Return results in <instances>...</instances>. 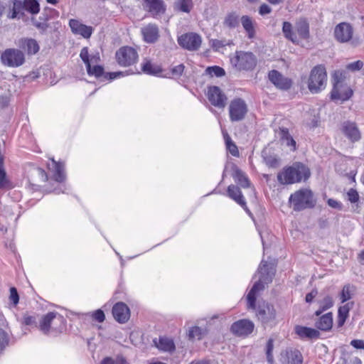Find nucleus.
<instances>
[{
	"label": "nucleus",
	"mask_w": 364,
	"mask_h": 364,
	"mask_svg": "<svg viewBox=\"0 0 364 364\" xmlns=\"http://www.w3.org/2000/svg\"><path fill=\"white\" fill-rule=\"evenodd\" d=\"M311 176L309 168L304 164L296 162L283 169L278 173L277 180L283 185L306 181Z\"/></svg>",
	"instance_id": "1"
},
{
	"label": "nucleus",
	"mask_w": 364,
	"mask_h": 364,
	"mask_svg": "<svg viewBox=\"0 0 364 364\" xmlns=\"http://www.w3.org/2000/svg\"><path fill=\"white\" fill-rule=\"evenodd\" d=\"M257 274L259 275V280L254 284L247 296V307L249 309H254L255 308L257 294L264 289V284H267L272 281L274 271L272 267H269L267 262L262 260L258 268Z\"/></svg>",
	"instance_id": "2"
},
{
	"label": "nucleus",
	"mask_w": 364,
	"mask_h": 364,
	"mask_svg": "<svg viewBox=\"0 0 364 364\" xmlns=\"http://www.w3.org/2000/svg\"><path fill=\"white\" fill-rule=\"evenodd\" d=\"M289 201L296 211L311 208L316 205L314 193L309 188H301L296 191L290 196Z\"/></svg>",
	"instance_id": "3"
},
{
	"label": "nucleus",
	"mask_w": 364,
	"mask_h": 364,
	"mask_svg": "<svg viewBox=\"0 0 364 364\" xmlns=\"http://www.w3.org/2000/svg\"><path fill=\"white\" fill-rule=\"evenodd\" d=\"M327 83V74L324 66H315L310 73L308 88L313 93H318L325 89Z\"/></svg>",
	"instance_id": "4"
},
{
	"label": "nucleus",
	"mask_w": 364,
	"mask_h": 364,
	"mask_svg": "<svg viewBox=\"0 0 364 364\" xmlns=\"http://www.w3.org/2000/svg\"><path fill=\"white\" fill-rule=\"evenodd\" d=\"M257 62V58L252 53L242 50L236 51L230 58L232 65L240 71L253 70Z\"/></svg>",
	"instance_id": "5"
},
{
	"label": "nucleus",
	"mask_w": 364,
	"mask_h": 364,
	"mask_svg": "<svg viewBox=\"0 0 364 364\" xmlns=\"http://www.w3.org/2000/svg\"><path fill=\"white\" fill-rule=\"evenodd\" d=\"M65 328V319L56 312H49L43 316L39 322V329L45 334L50 331H61Z\"/></svg>",
	"instance_id": "6"
},
{
	"label": "nucleus",
	"mask_w": 364,
	"mask_h": 364,
	"mask_svg": "<svg viewBox=\"0 0 364 364\" xmlns=\"http://www.w3.org/2000/svg\"><path fill=\"white\" fill-rule=\"evenodd\" d=\"M80 57L85 64L87 74L90 76L100 77L103 75V68L97 65L100 60V54L98 53L90 54L88 48L84 47L80 51Z\"/></svg>",
	"instance_id": "7"
},
{
	"label": "nucleus",
	"mask_w": 364,
	"mask_h": 364,
	"mask_svg": "<svg viewBox=\"0 0 364 364\" xmlns=\"http://www.w3.org/2000/svg\"><path fill=\"white\" fill-rule=\"evenodd\" d=\"M3 65L9 68H18L26 61L23 50L17 48H7L1 55Z\"/></svg>",
	"instance_id": "8"
},
{
	"label": "nucleus",
	"mask_w": 364,
	"mask_h": 364,
	"mask_svg": "<svg viewBox=\"0 0 364 364\" xmlns=\"http://www.w3.org/2000/svg\"><path fill=\"white\" fill-rule=\"evenodd\" d=\"M229 117L231 122L243 120L248 112L245 101L241 98H235L229 104Z\"/></svg>",
	"instance_id": "9"
},
{
	"label": "nucleus",
	"mask_w": 364,
	"mask_h": 364,
	"mask_svg": "<svg viewBox=\"0 0 364 364\" xmlns=\"http://www.w3.org/2000/svg\"><path fill=\"white\" fill-rule=\"evenodd\" d=\"M116 60L121 66L127 67L134 64L138 60L136 50L130 46L120 48L115 54Z\"/></svg>",
	"instance_id": "10"
},
{
	"label": "nucleus",
	"mask_w": 364,
	"mask_h": 364,
	"mask_svg": "<svg viewBox=\"0 0 364 364\" xmlns=\"http://www.w3.org/2000/svg\"><path fill=\"white\" fill-rule=\"evenodd\" d=\"M352 89L341 81L336 80L331 91V99L336 101L344 102L353 95Z\"/></svg>",
	"instance_id": "11"
},
{
	"label": "nucleus",
	"mask_w": 364,
	"mask_h": 364,
	"mask_svg": "<svg viewBox=\"0 0 364 364\" xmlns=\"http://www.w3.org/2000/svg\"><path fill=\"white\" fill-rule=\"evenodd\" d=\"M276 315V310L273 305L265 302L259 305L257 316L262 323L269 324L274 323Z\"/></svg>",
	"instance_id": "12"
},
{
	"label": "nucleus",
	"mask_w": 364,
	"mask_h": 364,
	"mask_svg": "<svg viewBox=\"0 0 364 364\" xmlns=\"http://www.w3.org/2000/svg\"><path fill=\"white\" fill-rule=\"evenodd\" d=\"M340 131L351 142H355L360 139V132L353 122L345 121L341 123Z\"/></svg>",
	"instance_id": "13"
},
{
	"label": "nucleus",
	"mask_w": 364,
	"mask_h": 364,
	"mask_svg": "<svg viewBox=\"0 0 364 364\" xmlns=\"http://www.w3.org/2000/svg\"><path fill=\"white\" fill-rule=\"evenodd\" d=\"M255 328L254 323L248 319H241L233 323L230 327L231 332L237 336H247Z\"/></svg>",
	"instance_id": "14"
},
{
	"label": "nucleus",
	"mask_w": 364,
	"mask_h": 364,
	"mask_svg": "<svg viewBox=\"0 0 364 364\" xmlns=\"http://www.w3.org/2000/svg\"><path fill=\"white\" fill-rule=\"evenodd\" d=\"M201 41L200 36L193 33L183 34L178 39L181 46L190 50H197L200 46Z\"/></svg>",
	"instance_id": "15"
},
{
	"label": "nucleus",
	"mask_w": 364,
	"mask_h": 364,
	"mask_svg": "<svg viewBox=\"0 0 364 364\" xmlns=\"http://www.w3.org/2000/svg\"><path fill=\"white\" fill-rule=\"evenodd\" d=\"M268 77L269 81L279 90H287L292 85L291 79L284 77L282 73L275 70L269 72Z\"/></svg>",
	"instance_id": "16"
},
{
	"label": "nucleus",
	"mask_w": 364,
	"mask_h": 364,
	"mask_svg": "<svg viewBox=\"0 0 364 364\" xmlns=\"http://www.w3.org/2000/svg\"><path fill=\"white\" fill-rule=\"evenodd\" d=\"M281 361L282 364H303L304 357L299 350L289 348L281 354Z\"/></svg>",
	"instance_id": "17"
},
{
	"label": "nucleus",
	"mask_w": 364,
	"mask_h": 364,
	"mask_svg": "<svg viewBox=\"0 0 364 364\" xmlns=\"http://www.w3.org/2000/svg\"><path fill=\"white\" fill-rule=\"evenodd\" d=\"M208 98L213 105L219 108H223L226 105L227 97L218 87L212 86L208 88Z\"/></svg>",
	"instance_id": "18"
},
{
	"label": "nucleus",
	"mask_w": 364,
	"mask_h": 364,
	"mask_svg": "<svg viewBox=\"0 0 364 364\" xmlns=\"http://www.w3.org/2000/svg\"><path fill=\"white\" fill-rule=\"evenodd\" d=\"M16 44L19 48L26 52L28 55H35L40 50L37 41L31 38H21L18 40Z\"/></svg>",
	"instance_id": "19"
},
{
	"label": "nucleus",
	"mask_w": 364,
	"mask_h": 364,
	"mask_svg": "<svg viewBox=\"0 0 364 364\" xmlns=\"http://www.w3.org/2000/svg\"><path fill=\"white\" fill-rule=\"evenodd\" d=\"M112 314L117 322L124 323L129 319L130 310L124 303L118 302L112 308Z\"/></svg>",
	"instance_id": "20"
},
{
	"label": "nucleus",
	"mask_w": 364,
	"mask_h": 364,
	"mask_svg": "<svg viewBox=\"0 0 364 364\" xmlns=\"http://www.w3.org/2000/svg\"><path fill=\"white\" fill-rule=\"evenodd\" d=\"M143 6L154 18L164 14L166 11V6L162 0H144Z\"/></svg>",
	"instance_id": "21"
},
{
	"label": "nucleus",
	"mask_w": 364,
	"mask_h": 364,
	"mask_svg": "<svg viewBox=\"0 0 364 364\" xmlns=\"http://www.w3.org/2000/svg\"><path fill=\"white\" fill-rule=\"evenodd\" d=\"M334 33L338 41L347 42L352 38L353 28L349 23H341L336 26Z\"/></svg>",
	"instance_id": "22"
},
{
	"label": "nucleus",
	"mask_w": 364,
	"mask_h": 364,
	"mask_svg": "<svg viewBox=\"0 0 364 364\" xmlns=\"http://www.w3.org/2000/svg\"><path fill=\"white\" fill-rule=\"evenodd\" d=\"M69 26L74 34L80 35L85 38H89L93 32L92 27L82 24L75 19H70Z\"/></svg>",
	"instance_id": "23"
},
{
	"label": "nucleus",
	"mask_w": 364,
	"mask_h": 364,
	"mask_svg": "<svg viewBox=\"0 0 364 364\" xmlns=\"http://www.w3.org/2000/svg\"><path fill=\"white\" fill-rule=\"evenodd\" d=\"M143 38L145 42L152 43L156 42L159 37V31L157 25L149 23L141 29Z\"/></svg>",
	"instance_id": "24"
},
{
	"label": "nucleus",
	"mask_w": 364,
	"mask_h": 364,
	"mask_svg": "<svg viewBox=\"0 0 364 364\" xmlns=\"http://www.w3.org/2000/svg\"><path fill=\"white\" fill-rule=\"evenodd\" d=\"M48 168L53 173V176L55 181L63 183L65 178L64 171V164L55 161L53 159L48 163Z\"/></svg>",
	"instance_id": "25"
},
{
	"label": "nucleus",
	"mask_w": 364,
	"mask_h": 364,
	"mask_svg": "<svg viewBox=\"0 0 364 364\" xmlns=\"http://www.w3.org/2000/svg\"><path fill=\"white\" fill-rule=\"evenodd\" d=\"M228 196L235 200L237 203H238L240 205H241L244 210L250 214L249 209L247 207V204L245 202V200L242 194V192L240 189L235 186V185H230L228 187Z\"/></svg>",
	"instance_id": "26"
},
{
	"label": "nucleus",
	"mask_w": 364,
	"mask_h": 364,
	"mask_svg": "<svg viewBox=\"0 0 364 364\" xmlns=\"http://www.w3.org/2000/svg\"><path fill=\"white\" fill-rule=\"evenodd\" d=\"M231 169L232 171V176L236 183L243 188H249L250 186V182L247 175L236 165L232 164L231 166Z\"/></svg>",
	"instance_id": "27"
},
{
	"label": "nucleus",
	"mask_w": 364,
	"mask_h": 364,
	"mask_svg": "<svg viewBox=\"0 0 364 364\" xmlns=\"http://www.w3.org/2000/svg\"><path fill=\"white\" fill-rule=\"evenodd\" d=\"M316 327L323 331H327L331 329L333 326V314L329 312L321 316L318 319L315 323Z\"/></svg>",
	"instance_id": "28"
},
{
	"label": "nucleus",
	"mask_w": 364,
	"mask_h": 364,
	"mask_svg": "<svg viewBox=\"0 0 364 364\" xmlns=\"http://www.w3.org/2000/svg\"><path fill=\"white\" fill-rule=\"evenodd\" d=\"M295 333L301 338H314L319 336V332L317 330L302 326H296Z\"/></svg>",
	"instance_id": "29"
},
{
	"label": "nucleus",
	"mask_w": 364,
	"mask_h": 364,
	"mask_svg": "<svg viewBox=\"0 0 364 364\" xmlns=\"http://www.w3.org/2000/svg\"><path fill=\"white\" fill-rule=\"evenodd\" d=\"M353 305V302L347 303L338 308L337 323L339 327H341L344 325L346 319L349 316V311Z\"/></svg>",
	"instance_id": "30"
},
{
	"label": "nucleus",
	"mask_w": 364,
	"mask_h": 364,
	"mask_svg": "<svg viewBox=\"0 0 364 364\" xmlns=\"http://www.w3.org/2000/svg\"><path fill=\"white\" fill-rule=\"evenodd\" d=\"M207 333L205 328H201L198 326L189 327L187 330V336L191 341L201 340Z\"/></svg>",
	"instance_id": "31"
},
{
	"label": "nucleus",
	"mask_w": 364,
	"mask_h": 364,
	"mask_svg": "<svg viewBox=\"0 0 364 364\" xmlns=\"http://www.w3.org/2000/svg\"><path fill=\"white\" fill-rule=\"evenodd\" d=\"M279 134L282 144L289 147L291 151H295L296 143L290 135L289 130L286 128H282L280 129Z\"/></svg>",
	"instance_id": "32"
},
{
	"label": "nucleus",
	"mask_w": 364,
	"mask_h": 364,
	"mask_svg": "<svg viewBox=\"0 0 364 364\" xmlns=\"http://www.w3.org/2000/svg\"><path fill=\"white\" fill-rule=\"evenodd\" d=\"M156 347L163 351L170 352L175 349V345L172 339L167 337H160L159 341L154 340Z\"/></svg>",
	"instance_id": "33"
},
{
	"label": "nucleus",
	"mask_w": 364,
	"mask_h": 364,
	"mask_svg": "<svg viewBox=\"0 0 364 364\" xmlns=\"http://www.w3.org/2000/svg\"><path fill=\"white\" fill-rule=\"evenodd\" d=\"M318 304L319 309L315 312V315L317 316H320L324 311L331 309L333 306L334 302L332 296L326 295L318 301Z\"/></svg>",
	"instance_id": "34"
},
{
	"label": "nucleus",
	"mask_w": 364,
	"mask_h": 364,
	"mask_svg": "<svg viewBox=\"0 0 364 364\" xmlns=\"http://www.w3.org/2000/svg\"><path fill=\"white\" fill-rule=\"evenodd\" d=\"M222 134L226 144L227 149L233 156H239V151L237 146L232 141L230 136L226 130L222 129Z\"/></svg>",
	"instance_id": "35"
},
{
	"label": "nucleus",
	"mask_w": 364,
	"mask_h": 364,
	"mask_svg": "<svg viewBox=\"0 0 364 364\" xmlns=\"http://www.w3.org/2000/svg\"><path fill=\"white\" fill-rule=\"evenodd\" d=\"M242 25L247 33L249 38H253L255 35V31L252 20L247 16H243L241 18Z\"/></svg>",
	"instance_id": "36"
},
{
	"label": "nucleus",
	"mask_w": 364,
	"mask_h": 364,
	"mask_svg": "<svg viewBox=\"0 0 364 364\" xmlns=\"http://www.w3.org/2000/svg\"><path fill=\"white\" fill-rule=\"evenodd\" d=\"M296 29L298 35L303 39H306L309 36V26L306 20H299L296 24Z\"/></svg>",
	"instance_id": "37"
},
{
	"label": "nucleus",
	"mask_w": 364,
	"mask_h": 364,
	"mask_svg": "<svg viewBox=\"0 0 364 364\" xmlns=\"http://www.w3.org/2000/svg\"><path fill=\"white\" fill-rule=\"evenodd\" d=\"M143 72L146 74L157 75L161 72L160 66L153 64L151 61L146 60L141 66Z\"/></svg>",
	"instance_id": "38"
},
{
	"label": "nucleus",
	"mask_w": 364,
	"mask_h": 364,
	"mask_svg": "<svg viewBox=\"0 0 364 364\" xmlns=\"http://www.w3.org/2000/svg\"><path fill=\"white\" fill-rule=\"evenodd\" d=\"M282 32L286 38L294 43H298V39L296 34L292 31V26L289 22L285 21L283 23Z\"/></svg>",
	"instance_id": "39"
},
{
	"label": "nucleus",
	"mask_w": 364,
	"mask_h": 364,
	"mask_svg": "<svg viewBox=\"0 0 364 364\" xmlns=\"http://www.w3.org/2000/svg\"><path fill=\"white\" fill-rule=\"evenodd\" d=\"M193 7L192 0H178L174 4V9L184 13H189Z\"/></svg>",
	"instance_id": "40"
},
{
	"label": "nucleus",
	"mask_w": 364,
	"mask_h": 364,
	"mask_svg": "<svg viewBox=\"0 0 364 364\" xmlns=\"http://www.w3.org/2000/svg\"><path fill=\"white\" fill-rule=\"evenodd\" d=\"M24 10L32 15L38 14L40 11V5L37 0H24Z\"/></svg>",
	"instance_id": "41"
},
{
	"label": "nucleus",
	"mask_w": 364,
	"mask_h": 364,
	"mask_svg": "<svg viewBox=\"0 0 364 364\" xmlns=\"http://www.w3.org/2000/svg\"><path fill=\"white\" fill-rule=\"evenodd\" d=\"M353 290L354 288L353 286L350 284L345 285L338 295L341 302L345 303L350 300L352 298Z\"/></svg>",
	"instance_id": "42"
},
{
	"label": "nucleus",
	"mask_w": 364,
	"mask_h": 364,
	"mask_svg": "<svg viewBox=\"0 0 364 364\" xmlns=\"http://www.w3.org/2000/svg\"><path fill=\"white\" fill-rule=\"evenodd\" d=\"M13 3L12 13L11 15V18H17L19 14L23 15L24 11V0L23 1L19 0H11Z\"/></svg>",
	"instance_id": "43"
},
{
	"label": "nucleus",
	"mask_w": 364,
	"mask_h": 364,
	"mask_svg": "<svg viewBox=\"0 0 364 364\" xmlns=\"http://www.w3.org/2000/svg\"><path fill=\"white\" fill-rule=\"evenodd\" d=\"M224 25L228 28H235L238 25V16L235 13L228 14L225 18Z\"/></svg>",
	"instance_id": "44"
},
{
	"label": "nucleus",
	"mask_w": 364,
	"mask_h": 364,
	"mask_svg": "<svg viewBox=\"0 0 364 364\" xmlns=\"http://www.w3.org/2000/svg\"><path fill=\"white\" fill-rule=\"evenodd\" d=\"M101 364H129L127 360L122 355H118L115 358L110 357L105 358Z\"/></svg>",
	"instance_id": "45"
},
{
	"label": "nucleus",
	"mask_w": 364,
	"mask_h": 364,
	"mask_svg": "<svg viewBox=\"0 0 364 364\" xmlns=\"http://www.w3.org/2000/svg\"><path fill=\"white\" fill-rule=\"evenodd\" d=\"M205 71L207 74L210 75L212 77H222L224 76L225 74L224 69L219 66L208 67L206 68Z\"/></svg>",
	"instance_id": "46"
},
{
	"label": "nucleus",
	"mask_w": 364,
	"mask_h": 364,
	"mask_svg": "<svg viewBox=\"0 0 364 364\" xmlns=\"http://www.w3.org/2000/svg\"><path fill=\"white\" fill-rule=\"evenodd\" d=\"M9 338L7 333L0 328V353H1L9 345Z\"/></svg>",
	"instance_id": "47"
},
{
	"label": "nucleus",
	"mask_w": 364,
	"mask_h": 364,
	"mask_svg": "<svg viewBox=\"0 0 364 364\" xmlns=\"http://www.w3.org/2000/svg\"><path fill=\"white\" fill-rule=\"evenodd\" d=\"M274 348V340L272 338H269L267 341V346H266V355H267V361L272 364L274 361V357L272 354Z\"/></svg>",
	"instance_id": "48"
},
{
	"label": "nucleus",
	"mask_w": 364,
	"mask_h": 364,
	"mask_svg": "<svg viewBox=\"0 0 364 364\" xmlns=\"http://www.w3.org/2000/svg\"><path fill=\"white\" fill-rule=\"evenodd\" d=\"M8 184L9 181L4 168V163H0V188H5Z\"/></svg>",
	"instance_id": "49"
},
{
	"label": "nucleus",
	"mask_w": 364,
	"mask_h": 364,
	"mask_svg": "<svg viewBox=\"0 0 364 364\" xmlns=\"http://www.w3.org/2000/svg\"><path fill=\"white\" fill-rule=\"evenodd\" d=\"M9 301L14 306H16L19 301V296L15 287L10 288Z\"/></svg>",
	"instance_id": "50"
},
{
	"label": "nucleus",
	"mask_w": 364,
	"mask_h": 364,
	"mask_svg": "<svg viewBox=\"0 0 364 364\" xmlns=\"http://www.w3.org/2000/svg\"><path fill=\"white\" fill-rule=\"evenodd\" d=\"M184 65L183 64H179L173 67L171 70L172 76L173 77H179L184 71Z\"/></svg>",
	"instance_id": "51"
},
{
	"label": "nucleus",
	"mask_w": 364,
	"mask_h": 364,
	"mask_svg": "<svg viewBox=\"0 0 364 364\" xmlns=\"http://www.w3.org/2000/svg\"><path fill=\"white\" fill-rule=\"evenodd\" d=\"M363 66V63L361 60H357L353 63H350L346 65V68L350 71H358L360 70Z\"/></svg>",
	"instance_id": "52"
},
{
	"label": "nucleus",
	"mask_w": 364,
	"mask_h": 364,
	"mask_svg": "<svg viewBox=\"0 0 364 364\" xmlns=\"http://www.w3.org/2000/svg\"><path fill=\"white\" fill-rule=\"evenodd\" d=\"M347 198L350 203H355L358 201L359 196L355 190L351 188L347 193Z\"/></svg>",
	"instance_id": "53"
},
{
	"label": "nucleus",
	"mask_w": 364,
	"mask_h": 364,
	"mask_svg": "<svg viewBox=\"0 0 364 364\" xmlns=\"http://www.w3.org/2000/svg\"><path fill=\"white\" fill-rule=\"evenodd\" d=\"M211 46L215 50H219L221 48L225 47L228 43H226L225 41H221V40H211L210 41Z\"/></svg>",
	"instance_id": "54"
},
{
	"label": "nucleus",
	"mask_w": 364,
	"mask_h": 364,
	"mask_svg": "<svg viewBox=\"0 0 364 364\" xmlns=\"http://www.w3.org/2000/svg\"><path fill=\"white\" fill-rule=\"evenodd\" d=\"M23 323L26 326H33L36 324V318L33 316L25 314L23 317Z\"/></svg>",
	"instance_id": "55"
},
{
	"label": "nucleus",
	"mask_w": 364,
	"mask_h": 364,
	"mask_svg": "<svg viewBox=\"0 0 364 364\" xmlns=\"http://www.w3.org/2000/svg\"><path fill=\"white\" fill-rule=\"evenodd\" d=\"M92 318L98 322L101 323L105 321V316L102 310L98 309L92 313Z\"/></svg>",
	"instance_id": "56"
},
{
	"label": "nucleus",
	"mask_w": 364,
	"mask_h": 364,
	"mask_svg": "<svg viewBox=\"0 0 364 364\" xmlns=\"http://www.w3.org/2000/svg\"><path fill=\"white\" fill-rule=\"evenodd\" d=\"M33 24L40 31L42 32H44L48 28V24L44 22H38V21L35 20L34 18H32Z\"/></svg>",
	"instance_id": "57"
},
{
	"label": "nucleus",
	"mask_w": 364,
	"mask_h": 364,
	"mask_svg": "<svg viewBox=\"0 0 364 364\" xmlns=\"http://www.w3.org/2000/svg\"><path fill=\"white\" fill-rule=\"evenodd\" d=\"M34 171L39 176L41 181L46 182L48 180V176L43 168H36Z\"/></svg>",
	"instance_id": "58"
},
{
	"label": "nucleus",
	"mask_w": 364,
	"mask_h": 364,
	"mask_svg": "<svg viewBox=\"0 0 364 364\" xmlns=\"http://www.w3.org/2000/svg\"><path fill=\"white\" fill-rule=\"evenodd\" d=\"M328 205L335 209L341 210L342 209V203L336 200L329 198L327 200Z\"/></svg>",
	"instance_id": "59"
},
{
	"label": "nucleus",
	"mask_w": 364,
	"mask_h": 364,
	"mask_svg": "<svg viewBox=\"0 0 364 364\" xmlns=\"http://www.w3.org/2000/svg\"><path fill=\"white\" fill-rule=\"evenodd\" d=\"M350 345L356 349L364 350V341L355 339L350 341Z\"/></svg>",
	"instance_id": "60"
},
{
	"label": "nucleus",
	"mask_w": 364,
	"mask_h": 364,
	"mask_svg": "<svg viewBox=\"0 0 364 364\" xmlns=\"http://www.w3.org/2000/svg\"><path fill=\"white\" fill-rule=\"evenodd\" d=\"M272 11V9L266 4H263L260 6L259 13L260 15L264 16L269 14Z\"/></svg>",
	"instance_id": "61"
},
{
	"label": "nucleus",
	"mask_w": 364,
	"mask_h": 364,
	"mask_svg": "<svg viewBox=\"0 0 364 364\" xmlns=\"http://www.w3.org/2000/svg\"><path fill=\"white\" fill-rule=\"evenodd\" d=\"M316 295H317V291L312 290L310 293H309L306 295V301L308 303L311 302L313 301V299L316 297Z\"/></svg>",
	"instance_id": "62"
},
{
	"label": "nucleus",
	"mask_w": 364,
	"mask_h": 364,
	"mask_svg": "<svg viewBox=\"0 0 364 364\" xmlns=\"http://www.w3.org/2000/svg\"><path fill=\"white\" fill-rule=\"evenodd\" d=\"M107 75H109L110 80H114L117 77H119L120 76L124 75L122 72L109 73Z\"/></svg>",
	"instance_id": "63"
},
{
	"label": "nucleus",
	"mask_w": 364,
	"mask_h": 364,
	"mask_svg": "<svg viewBox=\"0 0 364 364\" xmlns=\"http://www.w3.org/2000/svg\"><path fill=\"white\" fill-rule=\"evenodd\" d=\"M264 159H265L267 164L269 165V166L274 167V166H276L277 164V161L275 159L265 158Z\"/></svg>",
	"instance_id": "64"
}]
</instances>
